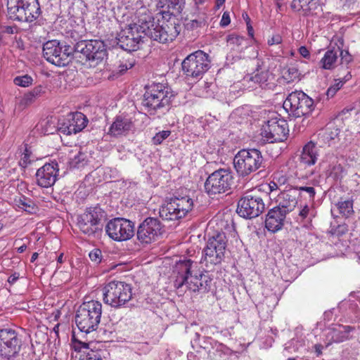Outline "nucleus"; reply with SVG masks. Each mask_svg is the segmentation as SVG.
<instances>
[{
    "label": "nucleus",
    "instance_id": "nucleus-1",
    "mask_svg": "<svg viewBox=\"0 0 360 360\" xmlns=\"http://www.w3.org/2000/svg\"><path fill=\"white\" fill-rule=\"evenodd\" d=\"M120 22L124 29L119 35L117 44L125 51H136L145 36L154 41L158 39V25L155 18L145 8L134 13L128 12L124 14Z\"/></svg>",
    "mask_w": 360,
    "mask_h": 360
},
{
    "label": "nucleus",
    "instance_id": "nucleus-2",
    "mask_svg": "<svg viewBox=\"0 0 360 360\" xmlns=\"http://www.w3.org/2000/svg\"><path fill=\"white\" fill-rule=\"evenodd\" d=\"M194 268H197L196 263L190 259L175 261L173 266L174 286L176 289L186 286V289L194 292H208L211 280L203 274L193 276Z\"/></svg>",
    "mask_w": 360,
    "mask_h": 360
},
{
    "label": "nucleus",
    "instance_id": "nucleus-3",
    "mask_svg": "<svg viewBox=\"0 0 360 360\" xmlns=\"http://www.w3.org/2000/svg\"><path fill=\"white\" fill-rule=\"evenodd\" d=\"M102 314L100 302L91 300L82 304L75 314V323L80 331L89 333L98 328Z\"/></svg>",
    "mask_w": 360,
    "mask_h": 360
},
{
    "label": "nucleus",
    "instance_id": "nucleus-4",
    "mask_svg": "<svg viewBox=\"0 0 360 360\" xmlns=\"http://www.w3.org/2000/svg\"><path fill=\"white\" fill-rule=\"evenodd\" d=\"M233 165L237 174L241 177L248 176L265 167L262 153L255 148L239 150L234 157Z\"/></svg>",
    "mask_w": 360,
    "mask_h": 360
},
{
    "label": "nucleus",
    "instance_id": "nucleus-5",
    "mask_svg": "<svg viewBox=\"0 0 360 360\" xmlns=\"http://www.w3.org/2000/svg\"><path fill=\"white\" fill-rule=\"evenodd\" d=\"M7 14L10 19L33 22L40 15L38 0H7Z\"/></svg>",
    "mask_w": 360,
    "mask_h": 360
},
{
    "label": "nucleus",
    "instance_id": "nucleus-6",
    "mask_svg": "<svg viewBox=\"0 0 360 360\" xmlns=\"http://www.w3.org/2000/svg\"><path fill=\"white\" fill-rule=\"evenodd\" d=\"M226 247V237L224 233H217L210 237L202 252L201 263L204 264L208 270L213 269L214 266L222 262Z\"/></svg>",
    "mask_w": 360,
    "mask_h": 360
},
{
    "label": "nucleus",
    "instance_id": "nucleus-7",
    "mask_svg": "<svg viewBox=\"0 0 360 360\" xmlns=\"http://www.w3.org/2000/svg\"><path fill=\"white\" fill-rule=\"evenodd\" d=\"M193 204V200L188 195L167 198L159 209V217L167 221L183 218L191 210Z\"/></svg>",
    "mask_w": 360,
    "mask_h": 360
},
{
    "label": "nucleus",
    "instance_id": "nucleus-8",
    "mask_svg": "<svg viewBox=\"0 0 360 360\" xmlns=\"http://www.w3.org/2000/svg\"><path fill=\"white\" fill-rule=\"evenodd\" d=\"M131 285L124 282L112 281L103 289V301L115 308H120L128 302L132 297Z\"/></svg>",
    "mask_w": 360,
    "mask_h": 360
},
{
    "label": "nucleus",
    "instance_id": "nucleus-9",
    "mask_svg": "<svg viewBox=\"0 0 360 360\" xmlns=\"http://www.w3.org/2000/svg\"><path fill=\"white\" fill-rule=\"evenodd\" d=\"M181 67L186 77L201 78L210 67V56L203 51H196L183 60Z\"/></svg>",
    "mask_w": 360,
    "mask_h": 360
},
{
    "label": "nucleus",
    "instance_id": "nucleus-10",
    "mask_svg": "<svg viewBox=\"0 0 360 360\" xmlns=\"http://www.w3.org/2000/svg\"><path fill=\"white\" fill-rule=\"evenodd\" d=\"M314 101L304 91H292L283 103V108L289 115L301 117L309 115L313 110Z\"/></svg>",
    "mask_w": 360,
    "mask_h": 360
},
{
    "label": "nucleus",
    "instance_id": "nucleus-11",
    "mask_svg": "<svg viewBox=\"0 0 360 360\" xmlns=\"http://www.w3.org/2000/svg\"><path fill=\"white\" fill-rule=\"evenodd\" d=\"M233 176L230 170L219 169L208 176L205 182V189L210 195L224 193L231 189Z\"/></svg>",
    "mask_w": 360,
    "mask_h": 360
},
{
    "label": "nucleus",
    "instance_id": "nucleus-12",
    "mask_svg": "<svg viewBox=\"0 0 360 360\" xmlns=\"http://www.w3.org/2000/svg\"><path fill=\"white\" fill-rule=\"evenodd\" d=\"M75 52L81 53L91 65L101 63L107 56L104 43L99 40H82L75 45Z\"/></svg>",
    "mask_w": 360,
    "mask_h": 360
},
{
    "label": "nucleus",
    "instance_id": "nucleus-13",
    "mask_svg": "<svg viewBox=\"0 0 360 360\" xmlns=\"http://www.w3.org/2000/svg\"><path fill=\"white\" fill-rule=\"evenodd\" d=\"M22 340L11 328L0 329V357L11 360L17 357L21 350Z\"/></svg>",
    "mask_w": 360,
    "mask_h": 360
},
{
    "label": "nucleus",
    "instance_id": "nucleus-14",
    "mask_svg": "<svg viewBox=\"0 0 360 360\" xmlns=\"http://www.w3.org/2000/svg\"><path fill=\"white\" fill-rule=\"evenodd\" d=\"M265 209L263 199L254 192H247L238 202L237 213L245 219L258 217Z\"/></svg>",
    "mask_w": 360,
    "mask_h": 360
},
{
    "label": "nucleus",
    "instance_id": "nucleus-15",
    "mask_svg": "<svg viewBox=\"0 0 360 360\" xmlns=\"http://www.w3.org/2000/svg\"><path fill=\"white\" fill-rule=\"evenodd\" d=\"M134 223L131 221L117 217L110 220L105 226L108 236L115 241H125L134 236Z\"/></svg>",
    "mask_w": 360,
    "mask_h": 360
},
{
    "label": "nucleus",
    "instance_id": "nucleus-16",
    "mask_svg": "<svg viewBox=\"0 0 360 360\" xmlns=\"http://www.w3.org/2000/svg\"><path fill=\"white\" fill-rule=\"evenodd\" d=\"M289 134L288 122L285 120L274 117L269 120L262 129L261 134L269 143L282 142Z\"/></svg>",
    "mask_w": 360,
    "mask_h": 360
},
{
    "label": "nucleus",
    "instance_id": "nucleus-17",
    "mask_svg": "<svg viewBox=\"0 0 360 360\" xmlns=\"http://www.w3.org/2000/svg\"><path fill=\"white\" fill-rule=\"evenodd\" d=\"M162 13L161 19L159 18V43H167L173 41L179 34L176 28L175 16H172L167 12Z\"/></svg>",
    "mask_w": 360,
    "mask_h": 360
},
{
    "label": "nucleus",
    "instance_id": "nucleus-18",
    "mask_svg": "<svg viewBox=\"0 0 360 360\" xmlns=\"http://www.w3.org/2000/svg\"><path fill=\"white\" fill-rule=\"evenodd\" d=\"M58 171L59 166L56 161L45 164L36 172L37 184L42 188L52 186L57 180Z\"/></svg>",
    "mask_w": 360,
    "mask_h": 360
},
{
    "label": "nucleus",
    "instance_id": "nucleus-19",
    "mask_svg": "<svg viewBox=\"0 0 360 360\" xmlns=\"http://www.w3.org/2000/svg\"><path fill=\"white\" fill-rule=\"evenodd\" d=\"M88 123L86 117L80 112L70 113L68 117L59 123V131L66 135L77 134L84 129Z\"/></svg>",
    "mask_w": 360,
    "mask_h": 360
},
{
    "label": "nucleus",
    "instance_id": "nucleus-20",
    "mask_svg": "<svg viewBox=\"0 0 360 360\" xmlns=\"http://www.w3.org/2000/svg\"><path fill=\"white\" fill-rule=\"evenodd\" d=\"M43 56L47 61L56 66L67 65V56L61 52V44L56 40L48 41L43 45Z\"/></svg>",
    "mask_w": 360,
    "mask_h": 360
},
{
    "label": "nucleus",
    "instance_id": "nucleus-21",
    "mask_svg": "<svg viewBox=\"0 0 360 360\" xmlns=\"http://www.w3.org/2000/svg\"><path fill=\"white\" fill-rule=\"evenodd\" d=\"M158 236V219L146 218L139 226L137 238L142 243L150 244L156 240Z\"/></svg>",
    "mask_w": 360,
    "mask_h": 360
},
{
    "label": "nucleus",
    "instance_id": "nucleus-22",
    "mask_svg": "<svg viewBox=\"0 0 360 360\" xmlns=\"http://www.w3.org/2000/svg\"><path fill=\"white\" fill-rule=\"evenodd\" d=\"M299 193L294 187L281 192L276 198V207L286 214L290 213L297 205Z\"/></svg>",
    "mask_w": 360,
    "mask_h": 360
},
{
    "label": "nucleus",
    "instance_id": "nucleus-23",
    "mask_svg": "<svg viewBox=\"0 0 360 360\" xmlns=\"http://www.w3.org/2000/svg\"><path fill=\"white\" fill-rule=\"evenodd\" d=\"M323 4L321 0H292V9L302 11L303 15H319L323 11Z\"/></svg>",
    "mask_w": 360,
    "mask_h": 360
},
{
    "label": "nucleus",
    "instance_id": "nucleus-24",
    "mask_svg": "<svg viewBox=\"0 0 360 360\" xmlns=\"http://www.w3.org/2000/svg\"><path fill=\"white\" fill-rule=\"evenodd\" d=\"M286 213L278 208L276 206L271 209L265 219V226L268 231L273 233L281 229L283 226Z\"/></svg>",
    "mask_w": 360,
    "mask_h": 360
},
{
    "label": "nucleus",
    "instance_id": "nucleus-25",
    "mask_svg": "<svg viewBox=\"0 0 360 360\" xmlns=\"http://www.w3.org/2000/svg\"><path fill=\"white\" fill-rule=\"evenodd\" d=\"M319 157V148L313 141L306 143L300 157V167L306 168L314 165Z\"/></svg>",
    "mask_w": 360,
    "mask_h": 360
},
{
    "label": "nucleus",
    "instance_id": "nucleus-26",
    "mask_svg": "<svg viewBox=\"0 0 360 360\" xmlns=\"http://www.w3.org/2000/svg\"><path fill=\"white\" fill-rule=\"evenodd\" d=\"M134 127L129 118L117 116L110 127L108 134L112 136H118L127 134Z\"/></svg>",
    "mask_w": 360,
    "mask_h": 360
},
{
    "label": "nucleus",
    "instance_id": "nucleus-27",
    "mask_svg": "<svg viewBox=\"0 0 360 360\" xmlns=\"http://www.w3.org/2000/svg\"><path fill=\"white\" fill-rule=\"evenodd\" d=\"M184 0H159V8L161 10L159 14L162 16V13L169 12L172 16H174V13H180L182 10ZM166 15V14H164Z\"/></svg>",
    "mask_w": 360,
    "mask_h": 360
},
{
    "label": "nucleus",
    "instance_id": "nucleus-28",
    "mask_svg": "<svg viewBox=\"0 0 360 360\" xmlns=\"http://www.w3.org/2000/svg\"><path fill=\"white\" fill-rule=\"evenodd\" d=\"M89 162V155L86 152H82L80 149L74 153L71 150L69 154L68 163L71 168H82Z\"/></svg>",
    "mask_w": 360,
    "mask_h": 360
},
{
    "label": "nucleus",
    "instance_id": "nucleus-29",
    "mask_svg": "<svg viewBox=\"0 0 360 360\" xmlns=\"http://www.w3.org/2000/svg\"><path fill=\"white\" fill-rule=\"evenodd\" d=\"M82 214L84 221L89 220L98 226H101V222L105 217L103 210L98 206L88 207Z\"/></svg>",
    "mask_w": 360,
    "mask_h": 360
},
{
    "label": "nucleus",
    "instance_id": "nucleus-30",
    "mask_svg": "<svg viewBox=\"0 0 360 360\" xmlns=\"http://www.w3.org/2000/svg\"><path fill=\"white\" fill-rule=\"evenodd\" d=\"M354 328L350 326H338L330 331L331 339L335 342H342L349 339V334Z\"/></svg>",
    "mask_w": 360,
    "mask_h": 360
},
{
    "label": "nucleus",
    "instance_id": "nucleus-31",
    "mask_svg": "<svg viewBox=\"0 0 360 360\" xmlns=\"http://www.w3.org/2000/svg\"><path fill=\"white\" fill-rule=\"evenodd\" d=\"M338 57V51H327L323 58L321 60V68L325 70L333 69L337 65Z\"/></svg>",
    "mask_w": 360,
    "mask_h": 360
},
{
    "label": "nucleus",
    "instance_id": "nucleus-32",
    "mask_svg": "<svg viewBox=\"0 0 360 360\" xmlns=\"http://www.w3.org/2000/svg\"><path fill=\"white\" fill-rule=\"evenodd\" d=\"M77 226L79 229L84 233L87 234L89 236H91L95 234L97 231H101V226H98L94 224L93 222L88 220L86 221L83 219V215L80 214L77 217Z\"/></svg>",
    "mask_w": 360,
    "mask_h": 360
},
{
    "label": "nucleus",
    "instance_id": "nucleus-33",
    "mask_svg": "<svg viewBox=\"0 0 360 360\" xmlns=\"http://www.w3.org/2000/svg\"><path fill=\"white\" fill-rule=\"evenodd\" d=\"M15 203L18 207L30 214L35 213L37 210L35 203L24 195L15 198Z\"/></svg>",
    "mask_w": 360,
    "mask_h": 360
},
{
    "label": "nucleus",
    "instance_id": "nucleus-34",
    "mask_svg": "<svg viewBox=\"0 0 360 360\" xmlns=\"http://www.w3.org/2000/svg\"><path fill=\"white\" fill-rule=\"evenodd\" d=\"M340 134V129L335 127H328L321 135V139L325 143L330 146L335 142Z\"/></svg>",
    "mask_w": 360,
    "mask_h": 360
},
{
    "label": "nucleus",
    "instance_id": "nucleus-35",
    "mask_svg": "<svg viewBox=\"0 0 360 360\" xmlns=\"http://www.w3.org/2000/svg\"><path fill=\"white\" fill-rule=\"evenodd\" d=\"M41 91H28L22 98H18V108L22 110L27 105L31 104L36 98L41 96Z\"/></svg>",
    "mask_w": 360,
    "mask_h": 360
},
{
    "label": "nucleus",
    "instance_id": "nucleus-36",
    "mask_svg": "<svg viewBox=\"0 0 360 360\" xmlns=\"http://www.w3.org/2000/svg\"><path fill=\"white\" fill-rule=\"evenodd\" d=\"M282 78L287 82L290 83L295 79H298L300 75L297 68L295 66H291L288 68H284L282 71Z\"/></svg>",
    "mask_w": 360,
    "mask_h": 360
},
{
    "label": "nucleus",
    "instance_id": "nucleus-37",
    "mask_svg": "<svg viewBox=\"0 0 360 360\" xmlns=\"http://www.w3.org/2000/svg\"><path fill=\"white\" fill-rule=\"evenodd\" d=\"M336 207L339 213L346 218L349 217L354 212L353 201L352 200L339 201L336 204Z\"/></svg>",
    "mask_w": 360,
    "mask_h": 360
},
{
    "label": "nucleus",
    "instance_id": "nucleus-38",
    "mask_svg": "<svg viewBox=\"0 0 360 360\" xmlns=\"http://www.w3.org/2000/svg\"><path fill=\"white\" fill-rule=\"evenodd\" d=\"M143 104L144 106L148 108V112L151 110H155L158 104H155L158 96L151 94V91H146L143 95Z\"/></svg>",
    "mask_w": 360,
    "mask_h": 360
},
{
    "label": "nucleus",
    "instance_id": "nucleus-39",
    "mask_svg": "<svg viewBox=\"0 0 360 360\" xmlns=\"http://www.w3.org/2000/svg\"><path fill=\"white\" fill-rule=\"evenodd\" d=\"M295 189L297 190V192L299 193V195L302 197L303 193L306 194V196L307 195L309 201V202H314L315 195H316V191L315 188L313 186H296L294 187Z\"/></svg>",
    "mask_w": 360,
    "mask_h": 360
},
{
    "label": "nucleus",
    "instance_id": "nucleus-40",
    "mask_svg": "<svg viewBox=\"0 0 360 360\" xmlns=\"http://www.w3.org/2000/svg\"><path fill=\"white\" fill-rule=\"evenodd\" d=\"M33 78L28 75L17 76L13 79V83L20 87L27 88L33 84Z\"/></svg>",
    "mask_w": 360,
    "mask_h": 360
},
{
    "label": "nucleus",
    "instance_id": "nucleus-41",
    "mask_svg": "<svg viewBox=\"0 0 360 360\" xmlns=\"http://www.w3.org/2000/svg\"><path fill=\"white\" fill-rule=\"evenodd\" d=\"M31 151L27 148V146H25L24 152L22 153L18 162L19 165L22 168H26L30 164H31L32 162L34 160V158H31Z\"/></svg>",
    "mask_w": 360,
    "mask_h": 360
},
{
    "label": "nucleus",
    "instance_id": "nucleus-42",
    "mask_svg": "<svg viewBox=\"0 0 360 360\" xmlns=\"http://www.w3.org/2000/svg\"><path fill=\"white\" fill-rule=\"evenodd\" d=\"M244 41V37L238 35L231 34L227 37V43L229 46H231L233 49L243 46Z\"/></svg>",
    "mask_w": 360,
    "mask_h": 360
},
{
    "label": "nucleus",
    "instance_id": "nucleus-43",
    "mask_svg": "<svg viewBox=\"0 0 360 360\" xmlns=\"http://www.w3.org/2000/svg\"><path fill=\"white\" fill-rule=\"evenodd\" d=\"M218 96L220 97L221 102L228 104L235 98V96H232L231 91H220V95Z\"/></svg>",
    "mask_w": 360,
    "mask_h": 360
},
{
    "label": "nucleus",
    "instance_id": "nucleus-44",
    "mask_svg": "<svg viewBox=\"0 0 360 360\" xmlns=\"http://www.w3.org/2000/svg\"><path fill=\"white\" fill-rule=\"evenodd\" d=\"M89 256L91 260L96 264L100 263L101 261V251L98 249H95L90 252Z\"/></svg>",
    "mask_w": 360,
    "mask_h": 360
},
{
    "label": "nucleus",
    "instance_id": "nucleus-45",
    "mask_svg": "<svg viewBox=\"0 0 360 360\" xmlns=\"http://www.w3.org/2000/svg\"><path fill=\"white\" fill-rule=\"evenodd\" d=\"M337 51H338L339 56L341 57L342 63L348 64L352 60V56L347 51L340 50L339 49Z\"/></svg>",
    "mask_w": 360,
    "mask_h": 360
},
{
    "label": "nucleus",
    "instance_id": "nucleus-46",
    "mask_svg": "<svg viewBox=\"0 0 360 360\" xmlns=\"http://www.w3.org/2000/svg\"><path fill=\"white\" fill-rule=\"evenodd\" d=\"M145 304L146 308L149 309L151 311H154L156 308L155 297L152 298L150 297H147L145 299Z\"/></svg>",
    "mask_w": 360,
    "mask_h": 360
},
{
    "label": "nucleus",
    "instance_id": "nucleus-47",
    "mask_svg": "<svg viewBox=\"0 0 360 360\" xmlns=\"http://www.w3.org/2000/svg\"><path fill=\"white\" fill-rule=\"evenodd\" d=\"M282 42V37L280 34H274L268 39V44L272 46L274 44H279Z\"/></svg>",
    "mask_w": 360,
    "mask_h": 360
},
{
    "label": "nucleus",
    "instance_id": "nucleus-48",
    "mask_svg": "<svg viewBox=\"0 0 360 360\" xmlns=\"http://www.w3.org/2000/svg\"><path fill=\"white\" fill-rule=\"evenodd\" d=\"M73 50L75 51V48L72 49L70 46H66V45H65L64 46H61V52H62V53H65V56H67V65L70 62V58H70V56L72 54Z\"/></svg>",
    "mask_w": 360,
    "mask_h": 360
},
{
    "label": "nucleus",
    "instance_id": "nucleus-49",
    "mask_svg": "<svg viewBox=\"0 0 360 360\" xmlns=\"http://www.w3.org/2000/svg\"><path fill=\"white\" fill-rule=\"evenodd\" d=\"M230 22H231V20H230L229 13L228 12H224L223 13V15H222V18H221V22H220V25L222 27H226L228 25H229Z\"/></svg>",
    "mask_w": 360,
    "mask_h": 360
},
{
    "label": "nucleus",
    "instance_id": "nucleus-50",
    "mask_svg": "<svg viewBox=\"0 0 360 360\" xmlns=\"http://www.w3.org/2000/svg\"><path fill=\"white\" fill-rule=\"evenodd\" d=\"M348 231L347 226L346 224L339 225L335 229V233L338 236H342L346 233Z\"/></svg>",
    "mask_w": 360,
    "mask_h": 360
},
{
    "label": "nucleus",
    "instance_id": "nucleus-51",
    "mask_svg": "<svg viewBox=\"0 0 360 360\" xmlns=\"http://www.w3.org/2000/svg\"><path fill=\"white\" fill-rule=\"evenodd\" d=\"M310 209L307 205H305L300 211L299 216L302 219L307 218L309 214Z\"/></svg>",
    "mask_w": 360,
    "mask_h": 360
},
{
    "label": "nucleus",
    "instance_id": "nucleus-52",
    "mask_svg": "<svg viewBox=\"0 0 360 360\" xmlns=\"http://www.w3.org/2000/svg\"><path fill=\"white\" fill-rule=\"evenodd\" d=\"M262 75L256 74L254 77H245V80L260 84V83H262Z\"/></svg>",
    "mask_w": 360,
    "mask_h": 360
},
{
    "label": "nucleus",
    "instance_id": "nucleus-53",
    "mask_svg": "<svg viewBox=\"0 0 360 360\" xmlns=\"http://www.w3.org/2000/svg\"><path fill=\"white\" fill-rule=\"evenodd\" d=\"M299 53L304 58H308L310 56L309 50L307 49L306 46H304L300 47Z\"/></svg>",
    "mask_w": 360,
    "mask_h": 360
},
{
    "label": "nucleus",
    "instance_id": "nucleus-54",
    "mask_svg": "<svg viewBox=\"0 0 360 360\" xmlns=\"http://www.w3.org/2000/svg\"><path fill=\"white\" fill-rule=\"evenodd\" d=\"M18 278H19V274L18 273H14V274H11L8 277V282L11 285H13V283H15L18 281Z\"/></svg>",
    "mask_w": 360,
    "mask_h": 360
},
{
    "label": "nucleus",
    "instance_id": "nucleus-55",
    "mask_svg": "<svg viewBox=\"0 0 360 360\" xmlns=\"http://www.w3.org/2000/svg\"><path fill=\"white\" fill-rule=\"evenodd\" d=\"M162 259V265H163V266H165L167 267V266H171L172 263V261L173 259L170 257H164Z\"/></svg>",
    "mask_w": 360,
    "mask_h": 360
},
{
    "label": "nucleus",
    "instance_id": "nucleus-56",
    "mask_svg": "<svg viewBox=\"0 0 360 360\" xmlns=\"http://www.w3.org/2000/svg\"><path fill=\"white\" fill-rule=\"evenodd\" d=\"M314 348L315 352L316 353L317 356H319L320 355H321L322 349L323 348V345H321V344H316L314 346Z\"/></svg>",
    "mask_w": 360,
    "mask_h": 360
},
{
    "label": "nucleus",
    "instance_id": "nucleus-57",
    "mask_svg": "<svg viewBox=\"0 0 360 360\" xmlns=\"http://www.w3.org/2000/svg\"><path fill=\"white\" fill-rule=\"evenodd\" d=\"M171 134V131L169 130H164L160 132H159V136H160L162 140H165L167 139Z\"/></svg>",
    "mask_w": 360,
    "mask_h": 360
},
{
    "label": "nucleus",
    "instance_id": "nucleus-58",
    "mask_svg": "<svg viewBox=\"0 0 360 360\" xmlns=\"http://www.w3.org/2000/svg\"><path fill=\"white\" fill-rule=\"evenodd\" d=\"M164 81H165V78L164 77L162 76H160L159 77V85H160V90H163L165 89H167L168 86H167V83H164Z\"/></svg>",
    "mask_w": 360,
    "mask_h": 360
},
{
    "label": "nucleus",
    "instance_id": "nucleus-59",
    "mask_svg": "<svg viewBox=\"0 0 360 360\" xmlns=\"http://www.w3.org/2000/svg\"><path fill=\"white\" fill-rule=\"evenodd\" d=\"M247 29H248L249 36L252 37L253 34H254V31H253V28H252V25H250V23L249 22H247Z\"/></svg>",
    "mask_w": 360,
    "mask_h": 360
},
{
    "label": "nucleus",
    "instance_id": "nucleus-60",
    "mask_svg": "<svg viewBox=\"0 0 360 360\" xmlns=\"http://www.w3.org/2000/svg\"><path fill=\"white\" fill-rule=\"evenodd\" d=\"M269 187L271 192L276 191L278 188L277 184L274 181L270 182V184H269Z\"/></svg>",
    "mask_w": 360,
    "mask_h": 360
},
{
    "label": "nucleus",
    "instance_id": "nucleus-61",
    "mask_svg": "<svg viewBox=\"0 0 360 360\" xmlns=\"http://www.w3.org/2000/svg\"><path fill=\"white\" fill-rule=\"evenodd\" d=\"M344 82H345L344 81L340 80L339 82H338L335 85V86L333 88V90H340L342 87Z\"/></svg>",
    "mask_w": 360,
    "mask_h": 360
},
{
    "label": "nucleus",
    "instance_id": "nucleus-62",
    "mask_svg": "<svg viewBox=\"0 0 360 360\" xmlns=\"http://www.w3.org/2000/svg\"><path fill=\"white\" fill-rule=\"evenodd\" d=\"M26 249H27V245L25 244H23L22 245L18 248L17 251L18 253H22L26 250Z\"/></svg>",
    "mask_w": 360,
    "mask_h": 360
},
{
    "label": "nucleus",
    "instance_id": "nucleus-63",
    "mask_svg": "<svg viewBox=\"0 0 360 360\" xmlns=\"http://www.w3.org/2000/svg\"><path fill=\"white\" fill-rule=\"evenodd\" d=\"M128 66L127 65H121L120 66V72L121 73H123L124 72H125L127 69H128Z\"/></svg>",
    "mask_w": 360,
    "mask_h": 360
},
{
    "label": "nucleus",
    "instance_id": "nucleus-64",
    "mask_svg": "<svg viewBox=\"0 0 360 360\" xmlns=\"http://www.w3.org/2000/svg\"><path fill=\"white\" fill-rule=\"evenodd\" d=\"M263 64V62H262L259 59H257V68L256 70L259 71L261 69V67Z\"/></svg>",
    "mask_w": 360,
    "mask_h": 360
}]
</instances>
